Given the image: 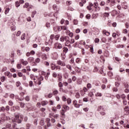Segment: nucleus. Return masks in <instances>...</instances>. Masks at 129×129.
<instances>
[{"label": "nucleus", "mask_w": 129, "mask_h": 129, "mask_svg": "<svg viewBox=\"0 0 129 129\" xmlns=\"http://www.w3.org/2000/svg\"><path fill=\"white\" fill-rule=\"evenodd\" d=\"M12 40H13V41L14 42V43H15V44H17V38L13 37Z\"/></svg>", "instance_id": "41"}, {"label": "nucleus", "mask_w": 129, "mask_h": 129, "mask_svg": "<svg viewBox=\"0 0 129 129\" xmlns=\"http://www.w3.org/2000/svg\"><path fill=\"white\" fill-rule=\"evenodd\" d=\"M37 79L38 80H39V81H43V80H44V77L40 76Z\"/></svg>", "instance_id": "37"}, {"label": "nucleus", "mask_w": 129, "mask_h": 129, "mask_svg": "<svg viewBox=\"0 0 129 129\" xmlns=\"http://www.w3.org/2000/svg\"><path fill=\"white\" fill-rule=\"evenodd\" d=\"M98 111L100 112L101 115H105V112H104V108L102 106H99L97 108Z\"/></svg>", "instance_id": "3"}, {"label": "nucleus", "mask_w": 129, "mask_h": 129, "mask_svg": "<svg viewBox=\"0 0 129 129\" xmlns=\"http://www.w3.org/2000/svg\"><path fill=\"white\" fill-rule=\"evenodd\" d=\"M103 16H104V17H106L107 18H108L109 17V12L104 13Z\"/></svg>", "instance_id": "26"}, {"label": "nucleus", "mask_w": 129, "mask_h": 129, "mask_svg": "<svg viewBox=\"0 0 129 129\" xmlns=\"http://www.w3.org/2000/svg\"><path fill=\"white\" fill-rule=\"evenodd\" d=\"M9 12H10V8H6L5 12V15H8V14H9Z\"/></svg>", "instance_id": "28"}, {"label": "nucleus", "mask_w": 129, "mask_h": 129, "mask_svg": "<svg viewBox=\"0 0 129 129\" xmlns=\"http://www.w3.org/2000/svg\"><path fill=\"white\" fill-rule=\"evenodd\" d=\"M40 125H44L45 124V122L44 121V120H40Z\"/></svg>", "instance_id": "38"}, {"label": "nucleus", "mask_w": 129, "mask_h": 129, "mask_svg": "<svg viewBox=\"0 0 129 129\" xmlns=\"http://www.w3.org/2000/svg\"><path fill=\"white\" fill-rule=\"evenodd\" d=\"M56 70H61V67L59 66H55Z\"/></svg>", "instance_id": "45"}, {"label": "nucleus", "mask_w": 129, "mask_h": 129, "mask_svg": "<svg viewBox=\"0 0 129 129\" xmlns=\"http://www.w3.org/2000/svg\"><path fill=\"white\" fill-rule=\"evenodd\" d=\"M44 65H45V66H49L50 64L49 63V62L48 61H44L43 63Z\"/></svg>", "instance_id": "56"}, {"label": "nucleus", "mask_w": 129, "mask_h": 129, "mask_svg": "<svg viewBox=\"0 0 129 129\" xmlns=\"http://www.w3.org/2000/svg\"><path fill=\"white\" fill-rule=\"evenodd\" d=\"M57 30L59 31H62V30H63V26H58V27H57Z\"/></svg>", "instance_id": "39"}, {"label": "nucleus", "mask_w": 129, "mask_h": 129, "mask_svg": "<svg viewBox=\"0 0 129 129\" xmlns=\"http://www.w3.org/2000/svg\"><path fill=\"white\" fill-rule=\"evenodd\" d=\"M52 8L54 11H56V12H59V9H58L57 5H53Z\"/></svg>", "instance_id": "14"}, {"label": "nucleus", "mask_w": 129, "mask_h": 129, "mask_svg": "<svg viewBox=\"0 0 129 129\" xmlns=\"http://www.w3.org/2000/svg\"><path fill=\"white\" fill-rule=\"evenodd\" d=\"M89 96H90V97H92L94 96V93H93L92 92H91L90 93H89Z\"/></svg>", "instance_id": "49"}, {"label": "nucleus", "mask_w": 129, "mask_h": 129, "mask_svg": "<svg viewBox=\"0 0 129 129\" xmlns=\"http://www.w3.org/2000/svg\"><path fill=\"white\" fill-rule=\"evenodd\" d=\"M63 53H65V54H66V53H67V52H68V48L63 47Z\"/></svg>", "instance_id": "23"}, {"label": "nucleus", "mask_w": 129, "mask_h": 129, "mask_svg": "<svg viewBox=\"0 0 129 129\" xmlns=\"http://www.w3.org/2000/svg\"><path fill=\"white\" fill-rule=\"evenodd\" d=\"M114 5H115V1L114 0H111V5L114 6Z\"/></svg>", "instance_id": "54"}, {"label": "nucleus", "mask_w": 129, "mask_h": 129, "mask_svg": "<svg viewBox=\"0 0 129 129\" xmlns=\"http://www.w3.org/2000/svg\"><path fill=\"white\" fill-rule=\"evenodd\" d=\"M56 64L59 66H61L62 67H64V66H66V62L65 61H62L60 59L57 60Z\"/></svg>", "instance_id": "5"}, {"label": "nucleus", "mask_w": 129, "mask_h": 129, "mask_svg": "<svg viewBox=\"0 0 129 129\" xmlns=\"http://www.w3.org/2000/svg\"><path fill=\"white\" fill-rule=\"evenodd\" d=\"M13 128L14 129H19V127H17V123H14L12 125Z\"/></svg>", "instance_id": "22"}, {"label": "nucleus", "mask_w": 129, "mask_h": 129, "mask_svg": "<svg viewBox=\"0 0 129 129\" xmlns=\"http://www.w3.org/2000/svg\"><path fill=\"white\" fill-rule=\"evenodd\" d=\"M72 101L71 100V99L70 98H68V99H67L68 104H70L71 103Z\"/></svg>", "instance_id": "40"}, {"label": "nucleus", "mask_w": 129, "mask_h": 129, "mask_svg": "<svg viewBox=\"0 0 129 129\" xmlns=\"http://www.w3.org/2000/svg\"><path fill=\"white\" fill-rule=\"evenodd\" d=\"M10 110V106L9 105H7L6 107L4 106L0 107V112H5V111H9Z\"/></svg>", "instance_id": "4"}, {"label": "nucleus", "mask_w": 129, "mask_h": 129, "mask_svg": "<svg viewBox=\"0 0 129 129\" xmlns=\"http://www.w3.org/2000/svg\"><path fill=\"white\" fill-rule=\"evenodd\" d=\"M67 68H68V69H69V70H72V67H71V65L69 64H67L66 66Z\"/></svg>", "instance_id": "35"}, {"label": "nucleus", "mask_w": 129, "mask_h": 129, "mask_svg": "<svg viewBox=\"0 0 129 129\" xmlns=\"http://www.w3.org/2000/svg\"><path fill=\"white\" fill-rule=\"evenodd\" d=\"M63 108H64V111L67 112V110H69V109H70V107H69V106L66 105H64L63 106Z\"/></svg>", "instance_id": "11"}, {"label": "nucleus", "mask_w": 129, "mask_h": 129, "mask_svg": "<svg viewBox=\"0 0 129 129\" xmlns=\"http://www.w3.org/2000/svg\"><path fill=\"white\" fill-rule=\"evenodd\" d=\"M36 14H37V11H34L32 12V14L31 15V17L32 18H34L35 15H36Z\"/></svg>", "instance_id": "34"}, {"label": "nucleus", "mask_w": 129, "mask_h": 129, "mask_svg": "<svg viewBox=\"0 0 129 129\" xmlns=\"http://www.w3.org/2000/svg\"><path fill=\"white\" fill-rule=\"evenodd\" d=\"M65 112L66 111L64 110H62L61 111V117H62L63 118H65Z\"/></svg>", "instance_id": "12"}, {"label": "nucleus", "mask_w": 129, "mask_h": 129, "mask_svg": "<svg viewBox=\"0 0 129 129\" xmlns=\"http://www.w3.org/2000/svg\"><path fill=\"white\" fill-rule=\"evenodd\" d=\"M63 77H64V79H67L68 78V77H69V75L68 74V73H66L64 74Z\"/></svg>", "instance_id": "24"}, {"label": "nucleus", "mask_w": 129, "mask_h": 129, "mask_svg": "<svg viewBox=\"0 0 129 129\" xmlns=\"http://www.w3.org/2000/svg\"><path fill=\"white\" fill-rule=\"evenodd\" d=\"M124 111H125L126 112H127V111H129V107H128V106H125L124 108Z\"/></svg>", "instance_id": "30"}, {"label": "nucleus", "mask_w": 129, "mask_h": 129, "mask_svg": "<svg viewBox=\"0 0 129 129\" xmlns=\"http://www.w3.org/2000/svg\"><path fill=\"white\" fill-rule=\"evenodd\" d=\"M69 40H70V37H69V36H61L59 39V41L61 42L65 41V42H66V44H69Z\"/></svg>", "instance_id": "2"}, {"label": "nucleus", "mask_w": 129, "mask_h": 129, "mask_svg": "<svg viewBox=\"0 0 129 129\" xmlns=\"http://www.w3.org/2000/svg\"><path fill=\"white\" fill-rule=\"evenodd\" d=\"M74 44V43H75V40L74 39H72L71 41L69 40V44Z\"/></svg>", "instance_id": "33"}, {"label": "nucleus", "mask_w": 129, "mask_h": 129, "mask_svg": "<svg viewBox=\"0 0 129 129\" xmlns=\"http://www.w3.org/2000/svg\"><path fill=\"white\" fill-rule=\"evenodd\" d=\"M70 63H71V64H73V63H74V58L72 57L71 58V59L70 61Z\"/></svg>", "instance_id": "53"}, {"label": "nucleus", "mask_w": 129, "mask_h": 129, "mask_svg": "<svg viewBox=\"0 0 129 129\" xmlns=\"http://www.w3.org/2000/svg\"><path fill=\"white\" fill-rule=\"evenodd\" d=\"M97 18V16H96V15L93 14L92 15V19H96Z\"/></svg>", "instance_id": "59"}, {"label": "nucleus", "mask_w": 129, "mask_h": 129, "mask_svg": "<svg viewBox=\"0 0 129 129\" xmlns=\"http://www.w3.org/2000/svg\"><path fill=\"white\" fill-rule=\"evenodd\" d=\"M105 11H106L107 12H109V11H110V8H109V7H105Z\"/></svg>", "instance_id": "58"}, {"label": "nucleus", "mask_w": 129, "mask_h": 129, "mask_svg": "<svg viewBox=\"0 0 129 129\" xmlns=\"http://www.w3.org/2000/svg\"><path fill=\"white\" fill-rule=\"evenodd\" d=\"M20 62L23 64L24 66L28 65V61L24 60V59H21L20 60Z\"/></svg>", "instance_id": "8"}, {"label": "nucleus", "mask_w": 129, "mask_h": 129, "mask_svg": "<svg viewBox=\"0 0 129 129\" xmlns=\"http://www.w3.org/2000/svg\"><path fill=\"white\" fill-rule=\"evenodd\" d=\"M50 39L51 41H53V40H54V39H55V35L54 34H51L50 36Z\"/></svg>", "instance_id": "25"}, {"label": "nucleus", "mask_w": 129, "mask_h": 129, "mask_svg": "<svg viewBox=\"0 0 129 129\" xmlns=\"http://www.w3.org/2000/svg\"><path fill=\"white\" fill-rule=\"evenodd\" d=\"M26 37V34L23 33L21 37V40H25V37Z\"/></svg>", "instance_id": "36"}, {"label": "nucleus", "mask_w": 129, "mask_h": 129, "mask_svg": "<svg viewBox=\"0 0 129 129\" xmlns=\"http://www.w3.org/2000/svg\"><path fill=\"white\" fill-rule=\"evenodd\" d=\"M13 122H18V123H21L22 120L20 119V114H17L15 115V117L12 118Z\"/></svg>", "instance_id": "1"}, {"label": "nucleus", "mask_w": 129, "mask_h": 129, "mask_svg": "<svg viewBox=\"0 0 129 129\" xmlns=\"http://www.w3.org/2000/svg\"><path fill=\"white\" fill-rule=\"evenodd\" d=\"M92 7H93V4L90 3L89 6L87 7V10H89V11H91V10H92Z\"/></svg>", "instance_id": "9"}, {"label": "nucleus", "mask_w": 129, "mask_h": 129, "mask_svg": "<svg viewBox=\"0 0 129 129\" xmlns=\"http://www.w3.org/2000/svg\"><path fill=\"white\" fill-rule=\"evenodd\" d=\"M21 85V82L18 81L16 82V86L17 87H19Z\"/></svg>", "instance_id": "62"}, {"label": "nucleus", "mask_w": 129, "mask_h": 129, "mask_svg": "<svg viewBox=\"0 0 129 129\" xmlns=\"http://www.w3.org/2000/svg\"><path fill=\"white\" fill-rule=\"evenodd\" d=\"M45 51H46V52H49V51H50V47H45Z\"/></svg>", "instance_id": "61"}, {"label": "nucleus", "mask_w": 129, "mask_h": 129, "mask_svg": "<svg viewBox=\"0 0 129 129\" xmlns=\"http://www.w3.org/2000/svg\"><path fill=\"white\" fill-rule=\"evenodd\" d=\"M39 57H41V58L43 60H46L47 59V54H46V53H40L38 54Z\"/></svg>", "instance_id": "6"}, {"label": "nucleus", "mask_w": 129, "mask_h": 129, "mask_svg": "<svg viewBox=\"0 0 129 129\" xmlns=\"http://www.w3.org/2000/svg\"><path fill=\"white\" fill-rule=\"evenodd\" d=\"M96 96L101 97V96H102V94L101 93H97L96 94Z\"/></svg>", "instance_id": "63"}, {"label": "nucleus", "mask_w": 129, "mask_h": 129, "mask_svg": "<svg viewBox=\"0 0 129 129\" xmlns=\"http://www.w3.org/2000/svg\"><path fill=\"white\" fill-rule=\"evenodd\" d=\"M53 117H54V118H59V114H55V115H53Z\"/></svg>", "instance_id": "47"}, {"label": "nucleus", "mask_w": 129, "mask_h": 129, "mask_svg": "<svg viewBox=\"0 0 129 129\" xmlns=\"http://www.w3.org/2000/svg\"><path fill=\"white\" fill-rule=\"evenodd\" d=\"M31 124L30 123H27L26 124V128L27 129H30V127H31Z\"/></svg>", "instance_id": "52"}, {"label": "nucleus", "mask_w": 129, "mask_h": 129, "mask_svg": "<svg viewBox=\"0 0 129 129\" xmlns=\"http://www.w3.org/2000/svg\"><path fill=\"white\" fill-rule=\"evenodd\" d=\"M8 104L10 106H13V105H14V102H13L12 100H10L8 102Z\"/></svg>", "instance_id": "29"}, {"label": "nucleus", "mask_w": 129, "mask_h": 129, "mask_svg": "<svg viewBox=\"0 0 129 129\" xmlns=\"http://www.w3.org/2000/svg\"><path fill=\"white\" fill-rule=\"evenodd\" d=\"M20 104L21 107H22V108H24V107H25V104L24 103L20 102Z\"/></svg>", "instance_id": "42"}, {"label": "nucleus", "mask_w": 129, "mask_h": 129, "mask_svg": "<svg viewBox=\"0 0 129 129\" xmlns=\"http://www.w3.org/2000/svg\"><path fill=\"white\" fill-rule=\"evenodd\" d=\"M103 34H104V35H105L106 36H109V35H110V33L107 31H106V30H103L102 31Z\"/></svg>", "instance_id": "13"}, {"label": "nucleus", "mask_w": 129, "mask_h": 129, "mask_svg": "<svg viewBox=\"0 0 129 129\" xmlns=\"http://www.w3.org/2000/svg\"><path fill=\"white\" fill-rule=\"evenodd\" d=\"M40 61H41V59H40V58L38 57L35 59V62L36 63H40Z\"/></svg>", "instance_id": "51"}, {"label": "nucleus", "mask_w": 129, "mask_h": 129, "mask_svg": "<svg viewBox=\"0 0 129 129\" xmlns=\"http://www.w3.org/2000/svg\"><path fill=\"white\" fill-rule=\"evenodd\" d=\"M59 38H60V35L59 34H57L56 35H54V39L56 41H58L59 40Z\"/></svg>", "instance_id": "19"}, {"label": "nucleus", "mask_w": 129, "mask_h": 129, "mask_svg": "<svg viewBox=\"0 0 129 129\" xmlns=\"http://www.w3.org/2000/svg\"><path fill=\"white\" fill-rule=\"evenodd\" d=\"M74 25H78V21L77 20H74Z\"/></svg>", "instance_id": "50"}, {"label": "nucleus", "mask_w": 129, "mask_h": 129, "mask_svg": "<svg viewBox=\"0 0 129 129\" xmlns=\"http://www.w3.org/2000/svg\"><path fill=\"white\" fill-rule=\"evenodd\" d=\"M41 104H42V106H45V105H47V104H48V101H42Z\"/></svg>", "instance_id": "17"}, {"label": "nucleus", "mask_w": 129, "mask_h": 129, "mask_svg": "<svg viewBox=\"0 0 129 129\" xmlns=\"http://www.w3.org/2000/svg\"><path fill=\"white\" fill-rule=\"evenodd\" d=\"M10 98H12V99H14V98H15V94H11L10 95Z\"/></svg>", "instance_id": "48"}, {"label": "nucleus", "mask_w": 129, "mask_h": 129, "mask_svg": "<svg viewBox=\"0 0 129 129\" xmlns=\"http://www.w3.org/2000/svg\"><path fill=\"white\" fill-rule=\"evenodd\" d=\"M58 87L61 88V87H63V84H62V82H59L58 83Z\"/></svg>", "instance_id": "60"}, {"label": "nucleus", "mask_w": 129, "mask_h": 129, "mask_svg": "<svg viewBox=\"0 0 129 129\" xmlns=\"http://www.w3.org/2000/svg\"><path fill=\"white\" fill-rule=\"evenodd\" d=\"M124 87H125V88H128V84H127V83H124Z\"/></svg>", "instance_id": "55"}, {"label": "nucleus", "mask_w": 129, "mask_h": 129, "mask_svg": "<svg viewBox=\"0 0 129 129\" xmlns=\"http://www.w3.org/2000/svg\"><path fill=\"white\" fill-rule=\"evenodd\" d=\"M29 5L28 3H25V4L23 6L24 9H28Z\"/></svg>", "instance_id": "27"}, {"label": "nucleus", "mask_w": 129, "mask_h": 129, "mask_svg": "<svg viewBox=\"0 0 129 129\" xmlns=\"http://www.w3.org/2000/svg\"><path fill=\"white\" fill-rule=\"evenodd\" d=\"M25 100L26 101H30V97L29 96H27L25 98Z\"/></svg>", "instance_id": "46"}, {"label": "nucleus", "mask_w": 129, "mask_h": 129, "mask_svg": "<svg viewBox=\"0 0 129 129\" xmlns=\"http://www.w3.org/2000/svg\"><path fill=\"white\" fill-rule=\"evenodd\" d=\"M107 75L109 76V77H112V76H113V73H112V72L110 71L108 72Z\"/></svg>", "instance_id": "20"}, {"label": "nucleus", "mask_w": 129, "mask_h": 129, "mask_svg": "<svg viewBox=\"0 0 129 129\" xmlns=\"http://www.w3.org/2000/svg\"><path fill=\"white\" fill-rule=\"evenodd\" d=\"M75 97H76V98H80V93L78 92L76 93Z\"/></svg>", "instance_id": "21"}, {"label": "nucleus", "mask_w": 129, "mask_h": 129, "mask_svg": "<svg viewBox=\"0 0 129 129\" xmlns=\"http://www.w3.org/2000/svg\"><path fill=\"white\" fill-rule=\"evenodd\" d=\"M77 79V78L75 76H74L72 77V80H73V81L75 82V81Z\"/></svg>", "instance_id": "43"}, {"label": "nucleus", "mask_w": 129, "mask_h": 129, "mask_svg": "<svg viewBox=\"0 0 129 129\" xmlns=\"http://www.w3.org/2000/svg\"><path fill=\"white\" fill-rule=\"evenodd\" d=\"M62 99L63 101H67V98H66V97H65V96H63L62 97Z\"/></svg>", "instance_id": "57"}, {"label": "nucleus", "mask_w": 129, "mask_h": 129, "mask_svg": "<svg viewBox=\"0 0 129 129\" xmlns=\"http://www.w3.org/2000/svg\"><path fill=\"white\" fill-rule=\"evenodd\" d=\"M58 93H59V92L57 90H54L53 92V95H57V94H58Z\"/></svg>", "instance_id": "31"}, {"label": "nucleus", "mask_w": 129, "mask_h": 129, "mask_svg": "<svg viewBox=\"0 0 129 129\" xmlns=\"http://www.w3.org/2000/svg\"><path fill=\"white\" fill-rule=\"evenodd\" d=\"M87 88H88L89 89H90V88H91V87H92V86H91V84L89 83V84H87Z\"/></svg>", "instance_id": "44"}, {"label": "nucleus", "mask_w": 129, "mask_h": 129, "mask_svg": "<svg viewBox=\"0 0 129 129\" xmlns=\"http://www.w3.org/2000/svg\"><path fill=\"white\" fill-rule=\"evenodd\" d=\"M75 70H76V72H78V73H79V72H80V69H79L78 68H76Z\"/></svg>", "instance_id": "64"}, {"label": "nucleus", "mask_w": 129, "mask_h": 129, "mask_svg": "<svg viewBox=\"0 0 129 129\" xmlns=\"http://www.w3.org/2000/svg\"><path fill=\"white\" fill-rule=\"evenodd\" d=\"M20 5L21 4L19 2H16L15 3V6L17 8H19V7H20Z\"/></svg>", "instance_id": "32"}, {"label": "nucleus", "mask_w": 129, "mask_h": 129, "mask_svg": "<svg viewBox=\"0 0 129 129\" xmlns=\"http://www.w3.org/2000/svg\"><path fill=\"white\" fill-rule=\"evenodd\" d=\"M54 47L56 49H62V44L61 43H56L54 44Z\"/></svg>", "instance_id": "7"}, {"label": "nucleus", "mask_w": 129, "mask_h": 129, "mask_svg": "<svg viewBox=\"0 0 129 129\" xmlns=\"http://www.w3.org/2000/svg\"><path fill=\"white\" fill-rule=\"evenodd\" d=\"M51 70H55L56 69V66L54 63L50 64Z\"/></svg>", "instance_id": "15"}, {"label": "nucleus", "mask_w": 129, "mask_h": 129, "mask_svg": "<svg viewBox=\"0 0 129 129\" xmlns=\"http://www.w3.org/2000/svg\"><path fill=\"white\" fill-rule=\"evenodd\" d=\"M5 127L7 129H9L12 127V124L7 123L5 125Z\"/></svg>", "instance_id": "16"}, {"label": "nucleus", "mask_w": 129, "mask_h": 129, "mask_svg": "<svg viewBox=\"0 0 129 129\" xmlns=\"http://www.w3.org/2000/svg\"><path fill=\"white\" fill-rule=\"evenodd\" d=\"M28 61L29 62V63H31L34 61V57H30L28 58Z\"/></svg>", "instance_id": "18"}, {"label": "nucleus", "mask_w": 129, "mask_h": 129, "mask_svg": "<svg viewBox=\"0 0 129 129\" xmlns=\"http://www.w3.org/2000/svg\"><path fill=\"white\" fill-rule=\"evenodd\" d=\"M52 43H53V40H51L50 39H49L48 40H46L45 42L46 45H51Z\"/></svg>", "instance_id": "10"}]
</instances>
